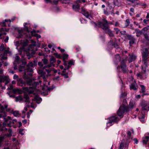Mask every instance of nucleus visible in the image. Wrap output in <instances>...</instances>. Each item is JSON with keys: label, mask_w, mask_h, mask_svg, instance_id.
Here are the masks:
<instances>
[{"label": "nucleus", "mask_w": 149, "mask_h": 149, "mask_svg": "<svg viewBox=\"0 0 149 149\" xmlns=\"http://www.w3.org/2000/svg\"><path fill=\"white\" fill-rule=\"evenodd\" d=\"M23 78L26 81L27 84L31 86L28 87L23 88V89L25 92H27L28 93H32L33 92H40V91L38 89L40 85V83L38 82H32V81L31 78L28 75V73L25 71L23 75Z\"/></svg>", "instance_id": "f257e3e1"}, {"label": "nucleus", "mask_w": 149, "mask_h": 149, "mask_svg": "<svg viewBox=\"0 0 149 149\" xmlns=\"http://www.w3.org/2000/svg\"><path fill=\"white\" fill-rule=\"evenodd\" d=\"M8 105H4V106H0V111L4 114V115L0 114V118L3 117L4 119V122L3 123V125L5 127H10L11 125V122L10 121L11 118L9 116L6 117L5 114V110L7 111L10 112L11 110V109H7Z\"/></svg>", "instance_id": "f03ea898"}, {"label": "nucleus", "mask_w": 149, "mask_h": 149, "mask_svg": "<svg viewBox=\"0 0 149 149\" xmlns=\"http://www.w3.org/2000/svg\"><path fill=\"white\" fill-rule=\"evenodd\" d=\"M108 24L107 21L105 19H103L102 22H99L97 23L99 26L102 28L105 33L108 34L110 37H114V34L110 29L109 26Z\"/></svg>", "instance_id": "7ed1b4c3"}, {"label": "nucleus", "mask_w": 149, "mask_h": 149, "mask_svg": "<svg viewBox=\"0 0 149 149\" xmlns=\"http://www.w3.org/2000/svg\"><path fill=\"white\" fill-rule=\"evenodd\" d=\"M16 94H8V95L10 97L15 98L16 102H21L22 100L26 104H29L30 103V98L31 97V94H24V97L22 98L21 95L17 96Z\"/></svg>", "instance_id": "20e7f679"}, {"label": "nucleus", "mask_w": 149, "mask_h": 149, "mask_svg": "<svg viewBox=\"0 0 149 149\" xmlns=\"http://www.w3.org/2000/svg\"><path fill=\"white\" fill-rule=\"evenodd\" d=\"M128 104L126 100L124 99L123 100L122 105L120 106L117 112L118 115L123 117V113L127 111L128 109Z\"/></svg>", "instance_id": "39448f33"}, {"label": "nucleus", "mask_w": 149, "mask_h": 149, "mask_svg": "<svg viewBox=\"0 0 149 149\" xmlns=\"http://www.w3.org/2000/svg\"><path fill=\"white\" fill-rule=\"evenodd\" d=\"M116 5L115 3L113 2L111 3H109L108 4L106 12H104V13L107 15L109 14L114 15L115 13L113 9Z\"/></svg>", "instance_id": "423d86ee"}, {"label": "nucleus", "mask_w": 149, "mask_h": 149, "mask_svg": "<svg viewBox=\"0 0 149 149\" xmlns=\"http://www.w3.org/2000/svg\"><path fill=\"white\" fill-rule=\"evenodd\" d=\"M142 63L146 65V61L148 59V50L147 48L143 47L142 49Z\"/></svg>", "instance_id": "0eeeda50"}, {"label": "nucleus", "mask_w": 149, "mask_h": 149, "mask_svg": "<svg viewBox=\"0 0 149 149\" xmlns=\"http://www.w3.org/2000/svg\"><path fill=\"white\" fill-rule=\"evenodd\" d=\"M120 67L121 70L123 73H126L128 72V70L127 68L126 64V61L125 59H123L121 61L120 65H118L117 67V68H119Z\"/></svg>", "instance_id": "6e6552de"}, {"label": "nucleus", "mask_w": 149, "mask_h": 149, "mask_svg": "<svg viewBox=\"0 0 149 149\" xmlns=\"http://www.w3.org/2000/svg\"><path fill=\"white\" fill-rule=\"evenodd\" d=\"M38 65L40 66L38 71L39 74H40L41 76L43 77V78H46L45 72L43 71V64L42 62H39Z\"/></svg>", "instance_id": "1a4fd4ad"}, {"label": "nucleus", "mask_w": 149, "mask_h": 149, "mask_svg": "<svg viewBox=\"0 0 149 149\" xmlns=\"http://www.w3.org/2000/svg\"><path fill=\"white\" fill-rule=\"evenodd\" d=\"M119 120V119L116 116H111L109 118V122L107 123V125H108L109 124V126L111 125L112 123L116 122Z\"/></svg>", "instance_id": "9d476101"}, {"label": "nucleus", "mask_w": 149, "mask_h": 149, "mask_svg": "<svg viewBox=\"0 0 149 149\" xmlns=\"http://www.w3.org/2000/svg\"><path fill=\"white\" fill-rule=\"evenodd\" d=\"M36 94H33V98H32L33 102H35L36 103L39 104L42 101V99L39 97L38 95H35Z\"/></svg>", "instance_id": "9b49d317"}, {"label": "nucleus", "mask_w": 149, "mask_h": 149, "mask_svg": "<svg viewBox=\"0 0 149 149\" xmlns=\"http://www.w3.org/2000/svg\"><path fill=\"white\" fill-rule=\"evenodd\" d=\"M10 81V79L8 77L0 75V83L5 82V84L6 85L9 83Z\"/></svg>", "instance_id": "f8f14e48"}, {"label": "nucleus", "mask_w": 149, "mask_h": 149, "mask_svg": "<svg viewBox=\"0 0 149 149\" xmlns=\"http://www.w3.org/2000/svg\"><path fill=\"white\" fill-rule=\"evenodd\" d=\"M141 106L142 113L146 112V111H148L149 110V103L148 102L144 101L143 102Z\"/></svg>", "instance_id": "ddd939ff"}, {"label": "nucleus", "mask_w": 149, "mask_h": 149, "mask_svg": "<svg viewBox=\"0 0 149 149\" xmlns=\"http://www.w3.org/2000/svg\"><path fill=\"white\" fill-rule=\"evenodd\" d=\"M125 39L127 40H130L129 43L130 45L134 44L135 43V39L134 37L129 35H126Z\"/></svg>", "instance_id": "4468645a"}, {"label": "nucleus", "mask_w": 149, "mask_h": 149, "mask_svg": "<svg viewBox=\"0 0 149 149\" xmlns=\"http://www.w3.org/2000/svg\"><path fill=\"white\" fill-rule=\"evenodd\" d=\"M129 58L127 59V58H126V59L128 60L129 63H130L134 61L136 58V56L133 54H129Z\"/></svg>", "instance_id": "2eb2a0df"}, {"label": "nucleus", "mask_w": 149, "mask_h": 149, "mask_svg": "<svg viewBox=\"0 0 149 149\" xmlns=\"http://www.w3.org/2000/svg\"><path fill=\"white\" fill-rule=\"evenodd\" d=\"M81 13L86 18H88L90 16L89 13L83 8H81Z\"/></svg>", "instance_id": "dca6fc26"}, {"label": "nucleus", "mask_w": 149, "mask_h": 149, "mask_svg": "<svg viewBox=\"0 0 149 149\" xmlns=\"http://www.w3.org/2000/svg\"><path fill=\"white\" fill-rule=\"evenodd\" d=\"M3 130H5L7 132V134L6 135V136L7 137H10L12 136V130L10 128L7 129L5 128V127L3 128Z\"/></svg>", "instance_id": "f3484780"}, {"label": "nucleus", "mask_w": 149, "mask_h": 149, "mask_svg": "<svg viewBox=\"0 0 149 149\" xmlns=\"http://www.w3.org/2000/svg\"><path fill=\"white\" fill-rule=\"evenodd\" d=\"M120 60L121 58L119 54H117L115 56L114 59V61L116 64H117Z\"/></svg>", "instance_id": "a211bd4d"}, {"label": "nucleus", "mask_w": 149, "mask_h": 149, "mask_svg": "<svg viewBox=\"0 0 149 149\" xmlns=\"http://www.w3.org/2000/svg\"><path fill=\"white\" fill-rule=\"evenodd\" d=\"M25 72H27L28 73V75L30 77H31L32 76V73L31 72L33 71V70L32 68L27 67V68L26 70H25Z\"/></svg>", "instance_id": "6ab92c4d"}, {"label": "nucleus", "mask_w": 149, "mask_h": 149, "mask_svg": "<svg viewBox=\"0 0 149 149\" xmlns=\"http://www.w3.org/2000/svg\"><path fill=\"white\" fill-rule=\"evenodd\" d=\"M17 81V84L19 86H23V85L26 84L25 82L21 78L18 79Z\"/></svg>", "instance_id": "aec40b11"}, {"label": "nucleus", "mask_w": 149, "mask_h": 149, "mask_svg": "<svg viewBox=\"0 0 149 149\" xmlns=\"http://www.w3.org/2000/svg\"><path fill=\"white\" fill-rule=\"evenodd\" d=\"M138 88V86L135 83L132 84L130 86V90H136Z\"/></svg>", "instance_id": "412c9836"}, {"label": "nucleus", "mask_w": 149, "mask_h": 149, "mask_svg": "<svg viewBox=\"0 0 149 149\" xmlns=\"http://www.w3.org/2000/svg\"><path fill=\"white\" fill-rule=\"evenodd\" d=\"M28 42L27 40H21L20 41V45L24 48L28 45Z\"/></svg>", "instance_id": "4be33fe9"}, {"label": "nucleus", "mask_w": 149, "mask_h": 149, "mask_svg": "<svg viewBox=\"0 0 149 149\" xmlns=\"http://www.w3.org/2000/svg\"><path fill=\"white\" fill-rule=\"evenodd\" d=\"M143 63V65L142 66V70L143 71L144 73H146L147 72V67H148V64L147 62V61H146V65L144 64V63Z\"/></svg>", "instance_id": "5701e85b"}, {"label": "nucleus", "mask_w": 149, "mask_h": 149, "mask_svg": "<svg viewBox=\"0 0 149 149\" xmlns=\"http://www.w3.org/2000/svg\"><path fill=\"white\" fill-rule=\"evenodd\" d=\"M73 9L76 11H78L80 9V6L78 4L73 5L72 6Z\"/></svg>", "instance_id": "b1692460"}, {"label": "nucleus", "mask_w": 149, "mask_h": 149, "mask_svg": "<svg viewBox=\"0 0 149 149\" xmlns=\"http://www.w3.org/2000/svg\"><path fill=\"white\" fill-rule=\"evenodd\" d=\"M135 31L136 34V36L137 37H139L143 33V31L142 30L140 31L138 29H136Z\"/></svg>", "instance_id": "393cba45"}, {"label": "nucleus", "mask_w": 149, "mask_h": 149, "mask_svg": "<svg viewBox=\"0 0 149 149\" xmlns=\"http://www.w3.org/2000/svg\"><path fill=\"white\" fill-rule=\"evenodd\" d=\"M149 136H146L145 138H143L142 142L143 144L144 145L146 144L149 140Z\"/></svg>", "instance_id": "a878e982"}, {"label": "nucleus", "mask_w": 149, "mask_h": 149, "mask_svg": "<svg viewBox=\"0 0 149 149\" xmlns=\"http://www.w3.org/2000/svg\"><path fill=\"white\" fill-rule=\"evenodd\" d=\"M142 115L139 116V118L140 120L142 121L143 122L144 121V115L146 114V112H144L143 113H142V111H141Z\"/></svg>", "instance_id": "bb28decb"}, {"label": "nucleus", "mask_w": 149, "mask_h": 149, "mask_svg": "<svg viewBox=\"0 0 149 149\" xmlns=\"http://www.w3.org/2000/svg\"><path fill=\"white\" fill-rule=\"evenodd\" d=\"M12 113L15 116H19L21 115L18 111H13Z\"/></svg>", "instance_id": "cd10ccee"}, {"label": "nucleus", "mask_w": 149, "mask_h": 149, "mask_svg": "<svg viewBox=\"0 0 149 149\" xmlns=\"http://www.w3.org/2000/svg\"><path fill=\"white\" fill-rule=\"evenodd\" d=\"M49 61L51 62L52 64H53L56 61V58L53 56L51 57L49 59Z\"/></svg>", "instance_id": "c85d7f7f"}, {"label": "nucleus", "mask_w": 149, "mask_h": 149, "mask_svg": "<svg viewBox=\"0 0 149 149\" xmlns=\"http://www.w3.org/2000/svg\"><path fill=\"white\" fill-rule=\"evenodd\" d=\"M52 70V69L50 68H43V71L45 70L46 71L48 74Z\"/></svg>", "instance_id": "c756f323"}, {"label": "nucleus", "mask_w": 149, "mask_h": 149, "mask_svg": "<svg viewBox=\"0 0 149 149\" xmlns=\"http://www.w3.org/2000/svg\"><path fill=\"white\" fill-rule=\"evenodd\" d=\"M68 62V65L67 67V69H68L72 65H73V62L72 61H70Z\"/></svg>", "instance_id": "7c9ffc66"}, {"label": "nucleus", "mask_w": 149, "mask_h": 149, "mask_svg": "<svg viewBox=\"0 0 149 149\" xmlns=\"http://www.w3.org/2000/svg\"><path fill=\"white\" fill-rule=\"evenodd\" d=\"M68 56V55L67 54H64L62 56V58L63 61L65 60V59H67Z\"/></svg>", "instance_id": "2f4dec72"}, {"label": "nucleus", "mask_w": 149, "mask_h": 149, "mask_svg": "<svg viewBox=\"0 0 149 149\" xmlns=\"http://www.w3.org/2000/svg\"><path fill=\"white\" fill-rule=\"evenodd\" d=\"M55 65L54 64H52L51 63L50 64H48L46 65H45L43 67V68H50L52 66H54Z\"/></svg>", "instance_id": "473e14b6"}, {"label": "nucleus", "mask_w": 149, "mask_h": 149, "mask_svg": "<svg viewBox=\"0 0 149 149\" xmlns=\"http://www.w3.org/2000/svg\"><path fill=\"white\" fill-rule=\"evenodd\" d=\"M140 86L141 87V90L142 91L143 93H145V88L144 86L142 85H140Z\"/></svg>", "instance_id": "72a5a7b5"}, {"label": "nucleus", "mask_w": 149, "mask_h": 149, "mask_svg": "<svg viewBox=\"0 0 149 149\" xmlns=\"http://www.w3.org/2000/svg\"><path fill=\"white\" fill-rule=\"evenodd\" d=\"M14 93H20V91L18 89H15L13 90Z\"/></svg>", "instance_id": "f704fd0d"}, {"label": "nucleus", "mask_w": 149, "mask_h": 149, "mask_svg": "<svg viewBox=\"0 0 149 149\" xmlns=\"http://www.w3.org/2000/svg\"><path fill=\"white\" fill-rule=\"evenodd\" d=\"M58 0H54L53 1H52V2L51 3L52 5H57L58 3Z\"/></svg>", "instance_id": "c9c22d12"}, {"label": "nucleus", "mask_w": 149, "mask_h": 149, "mask_svg": "<svg viewBox=\"0 0 149 149\" xmlns=\"http://www.w3.org/2000/svg\"><path fill=\"white\" fill-rule=\"evenodd\" d=\"M31 34L32 36H35V37L37 36V34L36 33V31L35 30L31 31Z\"/></svg>", "instance_id": "e433bc0d"}, {"label": "nucleus", "mask_w": 149, "mask_h": 149, "mask_svg": "<svg viewBox=\"0 0 149 149\" xmlns=\"http://www.w3.org/2000/svg\"><path fill=\"white\" fill-rule=\"evenodd\" d=\"M124 147V144L122 142L121 143L119 146V148L118 149H123Z\"/></svg>", "instance_id": "4c0bfd02"}, {"label": "nucleus", "mask_w": 149, "mask_h": 149, "mask_svg": "<svg viewBox=\"0 0 149 149\" xmlns=\"http://www.w3.org/2000/svg\"><path fill=\"white\" fill-rule=\"evenodd\" d=\"M42 61L45 65L47 64L48 63V61L47 59L43 58L42 59Z\"/></svg>", "instance_id": "58836bf2"}, {"label": "nucleus", "mask_w": 149, "mask_h": 149, "mask_svg": "<svg viewBox=\"0 0 149 149\" xmlns=\"http://www.w3.org/2000/svg\"><path fill=\"white\" fill-rule=\"evenodd\" d=\"M137 76L139 77L140 78H142V74L140 72H138L136 74Z\"/></svg>", "instance_id": "ea45409f"}, {"label": "nucleus", "mask_w": 149, "mask_h": 149, "mask_svg": "<svg viewBox=\"0 0 149 149\" xmlns=\"http://www.w3.org/2000/svg\"><path fill=\"white\" fill-rule=\"evenodd\" d=\"M4 49V47L3 44L0 46V52H2Z\"/></svg>", "instance_id": "a19ab883"}, {"label": "nucleus", "mask_w": 149, "mask_h": 149, "mask_svg": "<svg viewBox=\"0 0 149 149\" xmlns=\"http://www.w3.org/2000/svg\"><path fill=\"white\" fill-rule=\"evenodd\" d=\"M61 75L63 76H64V77L65 78H68V74H64V73H61Z\"/></svg>", "instance_id": "79ce46f5"}, {"label": "nucleus", "mask_w": 149, "mask_h": 149, "mask_svg": "<svg viewBox=\"0 0 149 149\" xmlns=\"http://www.w3.org/2000/svg\"><path fill=\"white\" fill-rule=\"evenodd\" d=\"M24 69V66H20L19 67V70L20 72L22 71Z\"/></svg>", "instance_id": "37998d69"}, {"label": "nucleus", "mask_w": 149, "mask_h": 149, "mask_svg": "<svg viewBox=\"0 0 149 149\" xmlns=\"http://www.w3.org/2000/svg\"><path fill=\"white\" fill-rule=\"evenodd\" d=\"M11 119H12L11 118V119L10 120V121L11 122V125L10 127H10L12 126V123L13 124H15V123H16L17 122V120L15 119L13 120H12V122H11Z\"/></svg>", "instance_id": "c03bdc74"}, {"label": "nucleus", "mask_w": 149, "mask_h": 149, "mask_svg": "<svg viewBox=\"0 0 149 149\" xmlns=\"http://www.w3.org/2000/svg\"><path fill=\"white\" fill-rule=\"evenodd\" d=\"M63 61V65L65 66L66 67H67L68 65V62L65 60Z\"/></svg>", "instance_id": "a18cd8bd"}, {"label": "nucleus", "mask_w": 149, "mask_h": 149, "mask_svg": "<svg viewBox=\"0 0 149 149\" xmlns=\"http://www.w3.org/2000/svg\"><path fill=\"white\" fill-rule=\"evenodd\" d=\"M54 80L58 81L60 80V77L58 76H56L53 78Z\"/></svg>", "instance_id": "49530a36"}, {"label": "nucleus", "mask_w": 149, "mask_h": 149, "mask_svg": "<svg viewBox=\"0 0 149 149\" xmlns=\"http://www.w3.org/2000/svg\"><path fill=\"white\" fill-rule=\"evenodd\" d=\"M31 107H32V108H34L35 109V108H36V105H35L33 102H32L31 103Z\"/></svg>", "instance_id": "de8ad7c7"}, {"label": "nucleus", "mask_w": 149, "mask_h": 149, "mask_svg": "<svg viewBox=\"0 0 149 149\" xmlns=\"http://www.w3.org/2000/svg\"><path fill=\"white\" fill-rule=\"evenodd\" d=\"M29 66H27L26 68H27V67H30L31 68V67H33V66L35 65H34L32 62H31L29 63Z\"/></svg>", "instance_id": "09e8293b"}, {"label": "nucleus", "mask_w": 149, "mask_h": 149, "mask_svg": "<svg viewBox=\"0 0 149 149\" xmlns=\"http://www.w3.org/2000/svg\"><path fill=\"white\" fill-rule=\"evenodd\" d=\"M144 37H145V39L146 40H148L149 37H148V35L146 33L144 34Z\"/></svg>", "instance_id": "8fccbe9b"}, {"label": "nucleus", "mask_w": 149, "mask_h": 149, "mask_svg": "<svg viewBox=\"0 0 149 149\" xmlns=\"http://www.w3.org/2000/svg\"><path fill=\"white\" fill-rule=\"evenodd\" d=\"M130 23V20L128 19H127L126 21V26H127L129 25Z\"/></svg>", "instance_id": "3c124183"}, {"label": "nucleus", "mask_w": 149, "mask_h": 149, "mask_svg": "<svg viewBox=\"0 0 149 149\" xmlns=\"http://www.w3.org/2000/svg\"><path fill=\"white\" fill-rule=\"evenodd\" d=\"M114 29L116 31V34H118V33L120 31V30L117 28H114Z\"/></svg>", "instance_id": "603ef678"}, {"label": "nucleus", "mask_w": 149, "mask_h": 149, "mask_svg": "<svg viewBox=\"0 0 149 149\" xmlns=\"http://www.w3.org/2000/svg\"><path fill=\"white\" fill-rule=\"evenodd\" d=\"M9 30V29L8 30L6 29V28H2L0 29V31L2 32L3 31H8Z\"/></svg>", "instance_id": "864d4df0"}, {"label": "nucleus", "mask_w": 149, "mask_h": 149, "mask_svg": "<svg viewBox=\"0 0 149 149\" xmlns=\"http://www.w3.org/2000/svg\"><path fill=\"white\" fill-rule=\"evenodd\" d=\"M7 59V57L6 56H2L1 58V59L2 61H3V60H6Z\"/></svg>", "instance_id": "5fc2aeb1"}, {"label": "nucleus", "mask_w": 149, "mask_h": 149, "mask_svg": "<svg viewBox=\"0 0 149 149\" xmlns=\"http://www.w3.org/2000/svg\"><path fill=\"white\" fill-rule=\"evenodd\" d=\"M4 136L0 137V146L1 145V143L3 141Z\"/></svg>", "instance_id": "6e6d98bb"}, {"label": "nucleus", "mask_w": 149, "mask_h": 149, "mask_svg": "<svg viewBox=\"0 0 149 149\" xmlns=\"http://www.w3.org/2000/svg\"><path fill=\"white\" fill-rule=\"evenodd\" d=\"M19 58H20L18 56H16V57H15V61L16 62H18V61H19Z\"/></svg>", "instance_id": "4d7b16f0"}, {"label": "nucleus", "mask_w": 149, "mask_h": 149, "mask_svg": "<svg viewBox=\"0 0 149 149\" xmlns=\"http://www.w3.org/2000/svg\"><path fill=\"white\" fill-rule=\"evenodd\" d=\"M134 105L133 102L131 101L130 103V107L131 108H132L133 107Z\"/></svg>", "instance_id": "13d9d810"}, {"label": "nucleus", "mask_w": 149, "mask_h": 149, "mask_svg": "<svg viewBox=\"0 0 149 149\" xmlns=\"http://www.w3.org/2000/svg\"><path fill=\"white\" fill-rule=\"evenodd\" d=\"M61 2L63 3H64L65 4H66L67 3L69 2V0H63V1H61Z\"/></svg>", "instance_id": "bf43d9fd"}, {"label": "nucleus", "mask_w": 149, "mask_h": 149, "mask_svg": "<svg viewBox=\"0 0 149 149\" xmlns=\"http://www.w3.org/2000/svg\"><path fill=\"white\" fill-rule=\"evenodd\" d=\"M2 63H3V65L5 66H6L8 65V63L6 62H4V61H2Z\"/></svg>", "instance_id": "052dcab7"}, {"label": "nucleus", "mask_w": 149, "mask_h": 149, "mask_svg": "<svg viewBox=\"0 0 149 149\" xmlns=\"http://www.w3.org/2000/svg\"><path fill=\"white\" fill-rule=\"evenodd\" d=\"M30 107V106L29 105H27L24 107V110L25 111H27V108L29 107Z\"/></svg>", "instance_id": "680f3d73"}, {"label": "nucleus", "mask_w": 149, "mask_h": 149, "mask_svg": "<svg viewBox=\"0 0 149 149\" xmlns=\"http://www.w3.org/2000/svg\"><path fill=\"white\" fill-rule=\"evenodd\" d=\"M23 129H20L19 130V133L21 134L22 135H24V133H22V132L23 131Z\"/></svg>", "instance_id": "e2e57ef3"}, {"label": "nucleus", "mask_w": 149, "mask_h": 149, "mask_svg": "<svg viewBox=\"0 0 149 149\" xmlns=\"http://www.w3.org/2000/svg\"><path fill=\"white\" fill-rule=\"evenodd\" d=\"M13 88V86L12 85L10 84L9 87H8V89H10V90H12Z\"/></svg>", "instance_id": "0e129e2a"}, {"label": "nucleus", "mask_w": 149, "mask_h": 149, "mask_svg": "<svg viewBox=\"0 0 149 149\" xmlns=\"http://www.w3.org/2000/svg\"><path fill=\"white\" fill-rule=\"evenodd\" d=\"M127 135L129 136L130 137L131 135V132L130 131H128L127 132Z\"/></svg>", "instance_id": "69168bd1"}, {"label": "nucleus", "mask_w": 149, "mask_h": 149, "mask_svg": "<svg viewBox=\"0 0 149 149\" xmlns=\"http://www.w3.org/2000/svg\"><path fill=\"white\" fill-rule=\"evenodd\" d=\"M54 55H55L56 57L57 58H59L60 57V56L59 55V54H56V53H54Z\"/></svg>", "instance_id": "338daca9"}, {"label": "nucleus", "mask_w": 149, "mask_h": 149, "mask_svg": "<svg viewBox=\"0 0 149 149\" xmlns=\"http://www.w3.org/2000/svg\"><path fill=\"white\" fill-rule=\"evenodd\" d=\"M18 75L16 74H15L13 76V79H16L18 78Z\"/></svg>", "instance_id": "774afa93"}]
</instances>
